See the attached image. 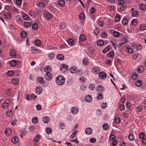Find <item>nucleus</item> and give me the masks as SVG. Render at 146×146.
<instances>
[{"instance_id": "obj_1", "label": "nucleus", "mask_w": 146, "mask_h": 146, "mask_svg": "<svg viewBox=\"0 0 146 146\" xmlns=\"http://www.w3.org/2000/svg\"><path fill=\"white\" fill-rule=\"evenodd\" d=\"M65 79L62 76H58L56 79V84L59 85H62L64 83Z\"/></svg>"}, {"instance_id": "obj_2", "label": "nucleus", "mask_w": 146, "mask_h": 146, "mask_svg": "<svg viewBox=\"0 0 146 146\" xmlns=\"http://www.w3.org/2000/svg\"><path fill=\"white\" fill-rule=\"evenodd\" d=\"M0 16L3 17L4 19H10L11 17V15L8 12L5 11H2L0 13Z\"/></svg>"}, {"instance_id": "obj_3", "label": "nucleus", "mask_w": 146, "mask_h": 146, "mask_svg": "<svg viewBox=\"0 0 146 146\" xmlns=\"http://www.w3.org/2000/svg\"><path fill=\"white\" fill-rule=\"evenodd\" d=\"M96 90L98 93H101L104 92L105 88L103 86L100 85L97 87Z\"/></svg>"}, {"instance_id": "obj_4", "label": "nucleus", "mask_w": 146, "mask_h": 146, "mask_svg": "<svg viewBox=\"0 0 146 146\" xmlns=\"http://www.w3.org/2000/svg\"><path fill=\"white\" fill-rule=\"evenodd\" d=\"M44 15L45 18L47 20H50L53 17L52 15L49 12L45 13Z\"/></svg>"}, {"instance_id": "obj_5", "label": "nucleus", "mask_w": 146, "mask_h": 146, "mask_svg": "<svg viewBox=\"0 0 146 146\" xmlns=\"http://www.w3.org/2000/svg\"><path fill=\"white\" fill-rule=\"evenodd\" d=\"M17 53L16 51L14 49H11L10 51V56L12 58H15Z\"/></svg>"}, {"instance_id": "obj_6", "label": "nucleus", "mask_w": 146, "mask_h": 146, "mask_svg": "<svg viewBox=\"0 0 146 146\" xmlns=\"http://www.w3.org/2000/svg\"><path fill=\"white\" fill-rule=\"evenodd\" d=\"M99 76L101 79H105L107 77L106 73L103 72H100L99 74Z\"/></svg>"}, {"instance_id": "obj_7", "label": "nucleus", "mask_w": 146, "mask_h": 146, "mask_svg": "<svg viewBox=\"0 0 146 146\" xmlns=\"http://www.w3.org/2000/svg\"><path fill=\"white\" fill-rule=\"evenodd\" d=\"M52 75L51 73H46L45 76V78L48 80H50L52 79Z\"/></svg>"}, {"instance_id": "obj_8", "label": "nucleus", "mask_w": 146, "mask_h": 146, "mask_svg": "<svg viewBox=\"0 0 146 146\" xmlns=\"http://www.w3.org/2000/svg\"><path fill=\"white\" fill-rule=\"evenodd\" d=\"M35 91L36 93L38 94H40L42 92V87L40 86H38L37 87Z\"/></svg>"}, {"instance_id": "obj_9", "label": "nucleus", "mask_w": 146, "mask_h": 146, "mask_svg": "<svg viewBox=\"0 0 146 146\" xmlns=\"http://www.w3.org/2000/svg\"><path fill=\"white\" fill-rule=\"evenodd\" d=\"M71 112L72 114H76L78 111V108L76 107H73L71 109Z\"/></svg>"}, {"instance_id": "obj_10", "label": "nucleus", "mask_w": 146, "mask_h": 146, "mask_svg": "<svg viewBox=\"0 0 146 146\" xmlns=\"http://www.w3.org/2000/svg\"><path fill=\"white\" fill-rule=\"evenodd\" d=\"M145 70V68L143 66H140L138 67L137 68V72L139 73H141L143 72Z\"/></svg>"}, {"instance_id": "obj_11", "label": "nucleus", "mask_w": 146, "mask_h": 146, "mask_svg": "<svg viewBox=\"0 0 146 146\" xmlns=\"http://www.w3.org/2000/svg\"><path fill=\"white\" fill-rule=\"evenodd\" d=\"M132 133H130L128 136V138L131 141L133 140L135 138V136L133 134V131H132Z\"/></svg>"}, {"instance_id": "obj_12", "label": "nucleus", "mask_w": 146, "mask_h": 146, "mask_svg": "<svg viewBox=\"0 0 146 146\" xmlns=\"http://www.w3.org/2000/svg\"><path fill=\"white\" fill-rule=\"evenodd\" d=\"M85 133L87 135L91 134L92 132V129L90 127L86 128L85 130Z\"/></svg>"}, {"instance_id": "obj_13", "label": "nucleus", "mask_w": 146, "mask_h": 146, "mask_svg": "<svg viewBox=\"0 0 146 146\" xmlns=\"http://www.w3.org/2000/svg\"><path fill=\"white\" fill-rule=\"evenodd\" d=\"M85 100L87 102H90L92 100V96L90 95L86 96L85 98Z\"/></svg>"}, {"instance_id": "obj_14", "label": "nucleus", "mask_w": 146, "mask_h": 146, "mask_svg": "<svg viewBox=\"0 0 146 146\" xmlns=\"http://www.w3.org/2000/svg\"><path fill=\"white\" fill-rule=\"evenodd\" d=\"M42 121L44 123H48L50 121V119L48 117L45 116L43 117Z\"/></svg>"}, {"instance_id": "obj_15", "label": "nucleus", "mask_w": 146, "mask_h": 146, "mask_svg": "<svg viewBox=\"0 0 146 146\" xmlns=\"http://www.w3.org/2000/svg\"><path fill=\"white\" fill-rule=\"evenodd\" d=\"M77 68L74 66H72L70 69V72L72 73H75L77 72Z\"/></svg>"}, {"instance_id": "obj_16", "label": "nucleus", "mask_w": 146, "mask_h": 146, "mask_svg": "<svg viewBox=\"0 0 146 146\" xmlns=\"http://www.w3.org/2000/svg\"><path fill=\"white\" fill-rule=\"evenodd\" d=\"M51 70V68L49 66H46L44 68V71L46 73H50V72Z\"/></svg>"}, {"instance_id": "obj_17", "label": "nucleus", "mask_w": 146, "mask_h": 146, "mask_svg": "<svg viewBox=\"0 0 146 146\" xmlns=\"http://www.w3.org/2000/svg\"><path fill=\"white\" fill-rule=\"evenodd\" d=\"M111 49V47L110 45H108L103 50V53H106Z\"/></svg>"}, {"instance_id": "obj_18", "label": "nucleus", "mask_w": 146, "mask_h": 146, "mask_svg": "<svg viewBox=\"0 0 146 146\" xmlns=\"http://www.w3.org/2000/svg\"><path fill=\"white\" fill-rule=\"evenodd\" d=\"M40 135H37L34 138V142L35 143H37L40 139Z\"/></svg>"}, {"instance_id": "obj_19", "label": "nucleus", "mask_w": 146, "mask_h": 146, "mask_svg": "<svg viewBox=\"0 0 146 146\" xmlns=\"http://www.w3.org/2000/svg\"><path fill=\"white\" fill-rule=\"evenodd\" d=\"M15 19L17 22L19 24L21 23V21L22 20L20 16L19 15L16 16Z\"/></svg>"}, {"instance_id": "obj_20", "label": "nucleus", "mask_w": 146, "mask_h": 146, "mask_svg": "<svg viewBox=\"0 0 146 146\" xmlns=\"http://www.w3.org/2000/svg\"><path fill=\"white\" fill-rule=\"evenodd\" d=\"M64 58L63 55L62 54H59L56 56V58L60 60H63Z\"/></svg>"}, {"instance_id": "obj_21", "label": "nucleus", "mask_w": 146, "mask_h": 146, "mask_svg": "<svg viewBox=\"0 0 146 146\" xmlns=\"http://www.w3.org/2000/svg\"><path fill=\"white\" fill-rule=\"evenodd\" d=\"M5 133L6 136H9L11 134V130L9 129H7L5 130Z\"/></svg>"}, {"instance_id": "obj_22", "label": "nucleus", "mask_w": 146, "mask_h": 146, "mask_svg": "<svg viewBox=\"0 0 146 146\" xmlns=\"http://www.w3.org/2000/svg\"><path fill=\"white\" fill-rule=\"evenodd\" d=\"M11 141L13 143H18L19 139L17 137L15 136L12 138Z\"/></svg>"}, {"instance_id": "obj_23", "label": "nucleus", "mask_w": 146, "mask_h": 146, "mask_svg": "<svg viewBox=\"0 0 146 146\" xmlns=\"http://www.w3.org/2000/svg\"><path fill=\"white\" fill-rule=\"evenodd\" d=\"M86 38V36L85 35H81L79 37V40L82 41H84L85 40Z\"/></svg>"}, {"instance_id": "obj_24", "label": "nucleus", "mask_w": 146, "mask_h": 146, "mask_svg": "<svg viewBox=\"0 0 146 146\" xmlns=\"http://www.w3.org/2000/svg\"><path fill=\"white\" fill-rule=\"evenodd\" d=\"M99 71V68L98 67H96L93 68L92 70V71L94 74H97Z\"/></svg>"}, {"instance_id": "obj_25", "label": "nucleus", "mask_w": 146, "mask_h": 146, "mask_svg": "<svg viewBox=\"0 0 146 146\" xmlns=\"http://www.w3.org/2000/svg\"><path fill=\"white\" fill-rule=\"evenodd\" d=\"M9 106V103L6 102L3 103L2 105V108L4 109H7Z\"/></svg>"}, {"instance_id": "obj_26", "label": "nucleus", "mask_w": 146, "mask_h": 146, "mask_svg": "<svg viewBox=\"0 0 146 146\" xmlns=\"http://www.w3.org/2000/svg\"><path fill=\"white\" fill-rule=\"evenodd\" d=\"M133 49L130 46H128L127 47V52L129 53H132L133 52Z\"/></svg>"}, {"instance_id": "obj_27", "label": "nucleus", "mask_w": 146, "mask_h": 146, "mask_svg": "<svg viewBox=\"0 0 146 146\" xmlns=\"http://www.w3.org/2000/svg\"><path fill=\"white\" fill-rule=\"evenodd\" d=\"M95 84L91 83L89 86V88L90 90H93L95 89Z\"/></svg>"}, {"instance_id": "obj_28", "label": "nucleus", "mask_w": 146, "mask_h": 146, "mask_svg": "<svg viewBox=\"0 0 146 146\" xmlns=\"http://www.w3.org/2000/svg\"><path fill=\"white\" fill-rule=\"evenodd\" d=\"M97 43L99 46H102L104 44V42L102 40H99L97 41Z\"/></svg>"}, {"instance_id": "obj_29", "label": "nucleus", "mask_w": 146, "mask_h": 146, "mask_svg": "<svg viewBox=\"0 0 146 146\" xmlns=\"http://www.w3.org/2000/svg\"><path fill=\"white\" fill-rule=\"evenodd\" d=\"M22 18L24 20H27L30 17L27 14H24L22 15Z\"/></svg>"}, {"instance_id": "obj_30", "label": "nucleus", "mask_w": 146, "mask_h": 146, "mask_svg": "<svg viewBox=\"0 0 146 146\" xmlns=\"http://www.w3.org/2000/svg\"><path fill=\"white\" fill-rule=\"evenodd\" d=\"M142 84L143 83L142 81L140 80H137L135 83L136 85L138 87L141 86L142 85Z\"/></svg>"}, {"instance_id": "obj_31", "label": "nucleus", "mask_w": 146, "mask_h": 146, "mask_svg": "<svg viewBox=\"0 0 146 146\" xmlns=\"http://www.w3.org/2000/svg\"><path fill=\"white\" fill-rule=\"evenodd\" d=\"M35 44L37 46H39L41 44V41L39 40H37L35 41Z\"/></svg>"}, {"instance_id": "obj_32", "label": "nucleus", "mask_w": 146, "mask_h": 146, "mask_svg": "<svg viewBox=\"0 0 146 146\" xmlns=\"http://www.w3.org/2000/svg\"><path fill=\"white\" fill-rule=\"evenodd\" d=\"M19 82V80L17 79H13L12 80L11 83L13 84L16 85Z\"/></svg>"}, {"instance_id": "obj_33", "label": "nucleus", "mask_w": 146, "mask_h": 146, "mask_svg": "<svg viewBox=\"0 0 146 146\" xmlns=\"http://www.w3.org/2000/svg\"><path fill=\"white\" fill-rule=\"evenodd\" d=\"M139 138L141 139L144 138L145 136V134L144 132L140 133L139 135Z\"/></svg>"}, {"instance_id": "obj_34", "label": "nucleus", "mask_w": 146, "mask_h": 146, "mask_svg": "<svg viewBox=\"0 0 146 146\" xmlns=\"http://www.w3.org/2000/svg\"><path fill=\"white\" fill-rule=\"evenodd\" d=\"M102 127L103 129L105 130H107L109 129V125L107 123H104Z\"/></svg>"}, {"instance_id": "obj_35", "label": "nucleus", "mask_w": 146, "mask_h": 146, "mask_svg": "<svg viewBox=\"0 0 146 146\" xmlns=\"http://www.w3.org/2000/svg\"><path fill=\"white\" fill-rule=\"evenodd\" d=\"M59 26H60V28L64 29L66 27V24L64 22H61L60 23Z\"/></svg>"}, {"instance_id": "obj_36", "label": "nucleus", "mask_w": 146, "mask_h": 146, "mask_svg": "<svg viewBox=\"0 0 146 146\" xmlns=\"http://www.w3.org/2000/svg\"><path fill=\"white\" fill-rule=\"evenodd\" d=\"M131 23L133 25H136L138 23V20L137 19H134L132 20Z\"/></svg>"}, {"instance_id": "obj_37", "label": "nucleus", "mask_w": 146, "mask_h": 146, "mask_svg": "<svg viewBox=\"0 0 146 146\" xmlns=\"http://www.w3.org/2000/svg\"><path fill=\"white\" fill-rule=\"evenodd\" d=\"M59 5L60 7H62L65 4V1L64 0H60L58 2Z\"/></svg>"}, {"instance_id": "obj_38", "label": "nucleus", "mask_w": 146, "mask_h": 146, "mask_svg": "<svg viewBox=\"0 0 146 146\" xmlns=\"http://www.w3.org/2000/svg\"><path fill=\"white\" fill-rule=\"evenodd\" d=\"M10 64L12 66H14L17 64L16 61L15 60H13L10 61Z\"/></svg>"}, {"instance_id": "obj_39", "label": "nucleus", "mask_w": 146, "mask_h": 146, "mask_svg": "<svg viewBox=\"0 0 146 146\" xmlns=\"http://www.w3.org/2000/svg\"><path fill=\"white\" fill-rule=\"evenodd\" d=\"M68 68V67L67 66L64 64H63L62 65L61 67L60 68V69L61 70H62L63 69H64L66 70Z\"/></svg>"}, {"instance_id": "obj_40", "label": "nucleus", "mask_w": 146, "mask_h": 146, "mask_svg": "<svg viewBox=\"0 0 146 146\" xmlns=\"http://www.w3.org/2000/svg\"><path fill=\"white\" fill-rule=\"evenodd\" d=\"M37 80L38 82L42 84L43 82V78L41 77H38L37 78Z\"/></svg>"}, {"instance_id": "obj_41", "label": "nucleus", "mask_w": 146, "mask_h": 146, "mask_svg": "<svg viewBox=\"0 0 146 146\" xmlns=\"http://www.w3.org/2000/svg\"><path fill=\"white\" fill-rule=\"evenodd\" d=\"M114 121L116 123H119L120 122L121 119L118 117H116L114 118Z\"/></svg>"}, {"instance_id": "obj_42", "label": "nucleus", "mask_w": 146, "mask_h": 146, "mask_svg": "<svg viewBox=\"0 0 146 146\" xmlns=\"http://www.w3.org/2000/svg\"><path fill=\"white\" fill-rule=\"evenodd\" d=\"M113 34L114 36L115 37H118L120 35V33L116 31H115L113 32Z\"/></svg>"}, {"instance_id": "obj_43", "label": "nucleus", "mask_w": 146, "mask_h": 146, "mask_svg": "<svg viewBox=\"0 0 146 146\" xmlns=\"http://www.w3.org/2000/svg\"><path fill=\"white\" fill-rule=\"evenodd\" d=\"M38 27V25L36 23H34L32 25V28L35 30H36Z\"/></svg>"}, {"instance_id": "obj_44", "label": "nucleus", "mask_w": 146, "mask_h": 146, "mask_svg": "<svg viewBox=\"0 0 146 146\" xmlns=\"http://www.w3.org/2000/svg\"><path fill=\"white\" fill-rule=\"evenodd\" d=\"M140 8L142 10H145L146 9V5L144 4H141L140 6Z\"/></svg>"}, {"instance_id": "obj_45", "label": "nucleus", "mask_w": 146, "mask_h": 146, "mask_svg": "<svg viewBox=\"0 0 146 146\" xmlns=\"http://www.w3.org/2000/svg\"><path fill=\"white\" fill-rule=\"evenodd\" d=\"M139 29L141 31H144L146 30V26L143 25H142L139 27Z\"/></svg>"}, {"instance_id": "obj_46", "label": "nucleus", "mask_w": 146, "mask_h": 146, "mask_svg": "<svg viewBox=\"0 0 146 146\" xmlns=\"http://www.w3.org/2000/svg\"><path fill=\"white\" fill-rule=\"evenodd\" d=\"M7 74L8 76H11L14 75V73L13 71L10 70L7 72Z\"/></svg>"}, {"instance_id": "obj_47", "label": "nucleus", "mask_w": 146, "mask_h": 146, "mask_svg": "<svg viewBox=\"0 0 146 146\" xmlns=\"http://www.w3.org/2000/svg\"><path fill=\"white\" fill-rule=\"evenodd\" d=\"M38 121V119L37 117H33L32 119V121L33 123L36 124L37 123Z\"/></svg>"}, {"instance_id": "obj_48", "label": "nucleus", "mask_w": 146, "mask_h": 146, "mask_svg": "<svg viewBox=\"0 0 146 146\" xmlns=\"http://www.w3.org/2000/svg\"><path fill=\"white\" fill-rule=\"evenodd\" d=\"M52 130L50 127H48L46 129V132L47 134H50L51 133Z\"/></svg>"}, {"instance_id": "obj_49", "label": "nucleus", "mask_w": 146, "mask_h": 146, "mask_svg": "<svg viewBox=\"0 0 146 146\" xmlns=\"http://www.w3.org/2000/svg\"><path fill=\"white\" fill-rule=\"evenodd\" d=\"M108 56L113 57L114 55V52L112 51H111L108 53Z\"/></svg>"}, {"instance_id": "obj_50", "label": "nucleus", "mask_w": 146, "mask_h": 146, "mask_svg": "<svg viewBox=\"0 0 146 146\" xmlns=\"http://www.w3.org/2000/svg\"><path fill=\"white\" fill-rule=\"evenodd\" d=\"M13 115V112L11 110H8L7 113V115L9 116H11Z\"/></svg>"}, {"instance_id": "obj_51", "label": "nucleus", "mask_w": 146, "mask_h": 146, "mask_svg": "<svg viewBox=\"0 0 146 146\" xmlns=\"http://www.w3.org/2000/svg\"><path fill=\"white\" fill-rule=\"evenodd\" d=\"M38 6L40 8H42L44 6V3L42 2H39L38 4Z\"/></svg>"}, {"instance_id": "obj_52", "label": "nucleus", "mask_w": 146, "mask_h": 146, "mask_svg": "<svg viewBox=\"0 0 146 146\" xmlns=\"http://www.w3.org/2000/svg\"><path fill=\"white\" fill-rule=\"evenodd\" d=\"M128 21L125 18H124L122 21V23L124 25H126Z\"/></svg>"}, {"instance_id": "obj_53", "label": "nucleus", "mask_w": 146, "mask_h": 146, "mask_svg": "<svg viewBox=\"0 0 146 146\" xmlns=\"http://www.w3.org/2000/svg\"><path fill=\"white\" fill-rule=\"evenodd\" d=\"M27 35V33L24 31H22L21 33V36L23 38H25Z\"/></svg>"}, {"instance_id": "obj_54", "label": "nucleus", "mask_w": 146, "mask_h": 146, "mask_svg": "<svg viewBox=\"0 0 146 146\" xmlns=\"http://www.w3.org/2000/svg\"><path fill=\"white\" fill-rule=\"evenodd\" d=\"M139 15V12L137 11L132 13V15L133 17H137Z\"/></svg>"}, {"instance_id": "obj_55", "label": "nucleus", "mask_w": 146, "mask_h": 146, "mask_svg": "<svg viewBox=\"0 0 146 146\" xmlns=\"http://www.w3.org/2000/svg\"><path fill=\"white\" fill-rule=\"evenodd\" d=\"M68 44L70 45H72L74 44V41L71 39H69L68 40Z\"/></svg>"}, {"instance_id": "obj_56", "label": "nucleus", "mask_w": 146, "mask_h": 146, "mask_svg": "<svg viewBox=\"0 0 146 146\" xmlns=\"http://www.w3.org/2000/svg\"><path fill=\"white\" fill-rule=\"evenodd\" d=\"M77 130H76L74 131V132H73L71 134V135L70 136V137L71 138H73L75 136L76 134L77 133Z\"/></svg>"}, {"instance_id": "obj_57", "label": "nucleus", "mask_w": 146, "mask_h": 146, "mask_svg": "<svg viewBox=\"0 0 146 146\" xmlns=\"http://www.w3.org/2000/svg\"><path fill=\"white\" fill-rule=\"evenodd\" d=\"M25 26L27 28L31 26L30 23L29 22H26L24 23Z\"/></svg>"}, {"instance_id": "obj_58", "label": "nucleus", "mask_w": 146, "mask_h": 146, "mask_svg": "<svg viewBox=\"0 0 146 146\" xmlns=\"http://www.w3.org/2000/svg\"><path fill=\"white\" fill-rule=\"evenodd\" d=\"M54 57V54L53 53H51L49 54L48 59L50 60L52 59Z\"/></svg>"}, {"instance_id": "obj_59", "label": "nucleus", "mask_w": 146, "mask_h": 146, "mask_svg": "<svg viewBox=\"0 0 146 146\" xmlns=\"http://www.w3.org/2000/svg\"><path fill=\"white\" fill-rule=\"evenodd\" d=\"M99 32V30L97 28H96L94 31V34L96 35H98Z\"/></svg>"}, {"instance_id": "obj_60", "label": "nucleus", "mask_w": 146, "mask_h": 146, "mask_svg": "<svg viewBox=\"0 0 146 146\" xmlns=\"http://www.w3.org/2000/svg\"><path fill=\"white\" fill-rule=\"evenodd\" d=\"M96 10V9L94 7H92L90 9V12L92 14L95 13Z\"/></svg>"}, {"instance_id": "obj_61", "label": "nucleus", "mask_w": 146, "mask_h": 146, "mask_svg": "<svg viewBox=\"0 0 146 146\" xmlns=\"http://www.w3.org/2000/svg\"><path fill=\"white\" fill-rule=\"evenodd\" d=\"M103 95L102 93H99L97 95V98L98 99H101L102 98Z\"/></svg>"}, {"instance_id": "obj_62", "label": "nucleus", "mask_w": 146, "mask_h": 146, "mask_svg": "<svg viewBox=\"0 0 146 146\" xmlns=\"http://www.w3.org/2000/svg\"><path fill=\"white\" fill-rule=\"evenodd\" d=\"M88 61L87 58H84L83 60V63L84 65H87L88 64Z\"/></svg>"}, {"instance_id": "obj_63", "label": "nucleus", "mask_w": 146, "mask_h": 146, "mask_svg": "<svg viewBox=\"0 0 146 146\" xmlns=\"http://www.w3.org/2000/svg\"><path fill=\"white\" fill-rule=\"evenodd\" d=\"M138 77V75L137 74H134L132 75V78L134 80H136Z\"/></svg>"}, {"instance_id": "obj_64", "label": "nucleus", "mask_w": 146, "mask_h": 146, "mask_svg": "<svg viewBox=\"0 0 146 146\" xmlns=\"http://www.w3.org/2000/svg\"><path fill=\"white\" fill-rule=\"evenodd\" d=\"M96 114L97 115L100 116L102 114V113L100 110H98L96 111Z\"/></svg>"}]
</instances>
